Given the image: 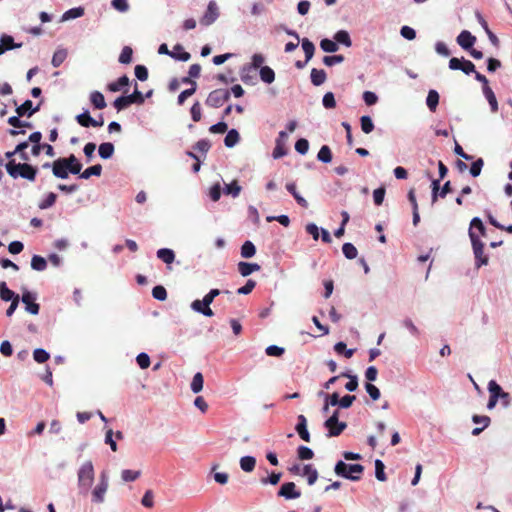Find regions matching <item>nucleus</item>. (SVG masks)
I'll use <instances>...</instances> for the list:
<instances>
[{
    "mask_svg": "<svg viewBox=\"0 0 512 512\" xmlns=\"http://www.w3.org/2000/svg\"><path fill=\"white\" fill-rule=\"evenodd\" d=\"M5 168L12 178L21 177L29 181H35L38 172L36 167L28 163H16L15 160L7 162Z\"/></svg>",
    "mask_w": 512,
    "mask_h": 512,
    "instance_id": "1",
    "label": "nucleus"
},
{
    "mask_svg": "<svg viewBox=\"0 0 512 512\" xmlns=\"http://www.w3.org/2000/svg\"><path fill=\"white\" fill-rule=\"evenodd\" d=\"M78 476V486L80 489V493L83 495H87L93 482H94V466L92 461L88 460L84 462L77 473Z\"/></svg>",
    "mask_w": 512,
    "mask_h": 512,
    "instance_id": "2",
    "label": "nucleus"
},
{
    "mask_svg": "<svg viewBox=\"0 0 512 512\" xmlns=\"http://www.w3.org/2000/svg\"><path fill=\"white\" fill-rule=\"evenodd\" d=\"M334 471L338 476L350 479L352 481H358L361 479L364 466L361 464H346L343 461H338L335 465Z\"/></svg>",
    "mask_w": 512,
    "mask_h": 512,
    "instance_id": "3",
    "label": "nucleus"
},
{
    "mask_svg": "<svg viewBox=\"0 0 512 512\" xmlns=\"http://www.w3.org/2000/svg\"><path fill=\"white\" fill-rule=\"evenodd\" d=\"M109 487V477L106 472H101L99 481L92 490V502L100 504L104 502L105 494Z\"/></svg>",
    "mask_w": 512,
    "mask_h": 512,
    "instance_id": "4",
    "label": "nucleus"
},
{
    "mask_svg": "<svg viewBox=\"0 0 512 512\" xmlns=\"http://www.w3.org/2000/svg\"><path fill=\"white\" fill-rule=\"evenodd\" d=\"M338 417L339 412L336 410L324 423V426L328 429L329 437L339 436L347 427L345 422H339Z\"/></svg>",
    "mask_w": 512,
    "mask_h": 512,
    "instance_id": "5",
    "label": "nucleus"
},
{
    "mask_svg": "<svg viewBox=\"0 0 512 512\" xmlns=\"http://www.w3.org/2000/svg\"><path fill=\"white\" fill-rule=\"evenodd\" d=\"M469 237L472 243L475 258L478 261L477 265H486L488 263V258L484 256V244L474 231L469 230Z\"/></svg>",
    "mask_w": 512,
    "mask_h": 512,
    "instance_id": "6",
    "label": "nucleus"
},
{
    "mask_svg": "<svg viewBox=\"0 0 512 512\" xmlns=\"http://www.w3.org/2000/svg\"><path fill=\"white\" fill-rule=\"evenodd\" d=\"M230 98V92L226 89H216L210 92L206 99V104L210 107H221Z\"/></svg>",
    "mask_w": 512,
    "mask_h": 512,
    "instance_id": "7",
    "label": "nucleus"
},
{
    "mask_svg": "<svg viewBox=\"0 0 512 512\" xmlns=\"http://www.w3.org/2000/svg\"><path fill=\"white\" fill-rule=\"evenodd\" d=\"M219 17V10L214 0H211L208 4L207 10L200 19V23L204 26H209L214 23Z\"/></svg>",
    "mask_w": 512,
    "mask_h": 512,
    "instance_id": "8",
    "label": "nucleus"
},
{
    "mask_svg": "<svg viewBox=\"0 0 512 512\" xmlns=\"http://www.w3.org/2000/svg\"><path fill=\"white\" fill-rule=\"evenodd\" d=\"M53 175L60 179H66L69 176L70 169L68 163H66L65 158H58L55 160L52 165Z\"/></svg>",
    "mask_w": 512,
    "mask_h": 512,
    "instance_id": "9",
    "label": "nucleus"
},
{
    "mask_svg": "<svg viewBox=\"0 0 512 512\" xmlns=\"http://www.w3.org/2000/svg\"><path fill=\"white\" fill-rule=\"evenodd\" d=\"M278 496L286 499H296L301 496V492L296 490L294 482H286L279 489Z\"/></svg>",
    "mask_w": 512,
    "mask_h": 512,
    "instance_id": "10",
    "label": "nucleus"
},
{
    "mask_svg": "<svg viewBox=\"0 0 512 512\" xmlns=\"http://www.w3.org/2000/svg\"><path fill=\"white\" fill-rule=\"evenodd\" d=\"M288 138V134L285 131H280L278 137L276 139V145L273 150V157L275 159L281 158L286 155V149L284 147V142Z\"/></svg>",
    "mask_w": 512,
    "mask_h": 512,
    "instance_id": "11",
    "label": "nucleus"
},
{
    "mask_svg": "<svg viewBox=\"0 0 512 512\" xmlns=\"http://www.w3.org/2000/svg\"><path fill=\"white\" fill-rule=\"evenodd\" d=\"M475 42L476 37L467 30H463L457 37V43L465 50L471 49Z\"/></svg>",
    "mask_w": 512,
    "mask_h": 512,
    "instance_id": "12",
    "label": "nucleus"
},
{
    "mask_svg": "<svg viewBox=\"0 0 512 512\" xmlns=\"http://www.w3.org/2000/svg\"><path fill=\"white\" fill-rule=\"evenodd\" d=\"M22 302L26 305V310L33 315L39 313V304L35 302L34 296L30 292H25L22 295Z\"/></svg>",
    "mask_w": 512,
    "mask_h": 512,
    "instance_id": "13",
    "label": "nucleus"
},
{
    "mask_svg": "<svg viewBox=\"0 0 512 512\" xmlns=\"http://www.w3.org/2000/svg\"><path fill=\"white\" fill-rule=\"evenodd\" d=\"M298 423L296 425V431L298 433V435L300 436V438L306 442H309L310 441V434L307 430V419L304 415H299L298 418Z\"/></svg>",
    "mask_w": 512,
    "mask_h": 512,
    "instance_id": "14",
    "label": "nucleus"
},
{
    "mask_svg": "<svg viewBox=\"0 0 512 512\" xmlns=\"http://www.w3.org/2000/svg\"><path fill=\"white\" fill-rule=\"evenodd\" d=\"M191 308L198 312L203 314L206 317H212L214 315L213 310L210 308V305L208 303L204 304V299L199 300L196 299L191 303Z\"/></svg>",
    "mask_w": 512,
    "mask_h": 512,
    "instance_id": "15",
    "label": "nucleus"
},
{
    "mask_svg": "<svg viewBox=\"0 0 512 512\" xmlns=\"http://www.w3.org/2000/svg\"><path fill=\"white\" fill-rule=\"evenodd\" d=\"M33 103L31 100H26L23 104L16 108V113L19 117H23L27 114L28 117H31L35 112L39 110V105L35 108H32Z\"/></svg>",
    "mask_w": 512,
    "mask_h": 512,
    "instance_id": "16",
    "label": "nucleus"
},
{
    "mask_svg": "<svg viewBox=\"0 0 512 512\" xmlns=\"http://www.w3.org/2000/svg\"><path fill=\"white\" fill-rule=\"evenodd\" d=\"M260 269H261V267L257 263H248V262H239L238 263V271L243 277H247L251 273H253L255 271H259Z\"/></svg>",
    "mask_w": 512,
    "mask_h": 512,
    "instance_id": "17",
    "label": "nucleus"
},
{
    "mask_svg": "<svg viewBox=\"0 0 512 512\" xmlns=\"http://www.w3.org/2000/svg\"><path fill=\"white\" fill-rule=\"evenodd\" d=\"M158 52L160 54H167V55L171 56L172 58L180 60V61H188L191 57L190 53H188L186 51H182L181 55H176L175 52L169 51L166 44H161L159 46Z\"/></svg>",
    "mask_w": 512,
    "mask_h": 512,
    "instance_id": "18",
    "label": "nucleus"
},
{
    "mask_svg": "<svg viewBox=\"0 0 512 512\" xmlns=\"http://www.w3.org/2000/svg\"><path fill=\"white\" fill-rule=\"evenodd\" d=\"M90 102L95 109H104L106 107V101L104 95L99 91H93L90 94Z\"/></svg>",
    "mask_w": 512,
    "mask_h": 512,
    "instance_id": "19",
    "label": "nucleus"
},
{
    "mask_svg": "<svg viewBox=\"0 0 512 512\" xmlns=\"http://www.w3.org/2000/svg\"><path fill=\"white\" fill-rule=\"evenodd\" d=\"M75 119H76L77 123L82 127H85V128L94 127L95 119L91 117L88 110L77 115L75 117Z\"/></svg>",
    "mask_w": 512,
    "mask_h": 512,
    "instance_id": "20",
    "label": "nucleus"
},
{
    "mask_svg": "<svg viewBox=\"0 0 512 512\" xmlns=\"http://www.w3.org/2000/svg\"><path fill=\"white\" fill-rule=\"evenodd\" d=\"M310 77L313 85L320 86L326 81L327 75L323 69L313 68Z\"/></svg>",
    "mask_w": 512,
    "mask_h": 512,
    "instance_id": "21",
    "label": "nucleus"
},
{
    "mask_svg": "<svg viewBox=\"0 0 512 512\" xmlns=\"http://www.w3.org/2000/svg\"><path fill=\"white\" fill-rule=\"evenodd\" d=\"M473 422L474 423H477V424H482L483 426L482 427H476L472 430V434L474 436L476 435H479L490 423V418L488 416H479V415H474L473 418H472Z\"/></svg>",
    "mask_w": 512,
    "mask_h": 512,
    "instance_id": "22",
    "label": "nucleus"
},
{
    "mask_svg": "<svg viewBox=\"0 0 512 512\" xmlns=\"http://www.w3.org/2000/svg\"><path fill=\"white\" fill-rule=\"evenodd\" d=\"M301 45L305 53V63H307L312 59L314 55L315 46L308 38H303L301 41Z\"/></svg>",
    "mask_w": 512,
    "mask_h": 512,
    "instance_id": "23",
    "label": "nucleus"
},
{
    "mask_svg": "<svg viewBox=\"0 0 512 512\" xmlns=\"http://www.w3.org/2000/svg\"><path fill=\"white\" fill-rule=\"evenodd\" d=\"M157 257L166 264H171L175 260V253L168 248H161L157 251Z\"/></svg>",
    "mask_w": 512,
    "mask_h": 512,
    "instance_id": "24",
    "label": "nucleus"
},
{
    "mask_svg": "<svg viewBox=\"0 0 512 512\" xmlns=\"http://www.w3.org/2000/svg\"><path fill=\"white\" fill-rule=\"evenodd\" d=\"M99 156L103 159H109L114 154V145L110 142H105L99 145Z\"/></svg>",
    "mask_w": 512,
    "mask_h": 512,
    "instance_id": "25",
    "label": "nucleus"
},
{
    "mask_svg": "<svg viewBox=\"0 0 512 512\" xmlns=\"http://www.w3.org/2000/svg\"><path fill=\"white\" fill-rule=\"evenodd\" d=\"M426 104L431 112H435L439 104V94L436 90H430L427 95Z\"/></svg>",
    "mask_w": 512,
    "mask_h": 512,
    "instance_id": "26",
    "label": "nucleus"
},
{
    "mask_svg": "<svg viewBox=\"0 0 512 512\" xmlns=\"http://www.w3.org/2000/svg\"><path fill=\"white\" fill-rule=\"evenodd\" d=\"M66 163H68L70 173L79 174L82 169V164L76 158L74 154H71L69 157L65 158Z\"/></svg>",
    "mask_w": 512,
    "mask_h": 512,
    "instance_id": "27",
    "label": "nucleus"
},
{
    "mask_svg": "<svg viewBox=\"0 0 512 512\" xmlns=\"http://www.w3.org/2000/svg\"><path fill=\"white\" fill-rule=\"evenodd\" d=\"M303 475L307 476V482L309 485H313L317 478H318V472L315 468L312 467V465L307 464L303 467Z\"/></svg>",
    "mask_w": 512,
    "mask_h": 512,
    "instance_id": "28",
    "label": "nucleus"
},
{
    "mask_svg": "<svg viewBox=\"0 0 512 512\" xmlns=\"http://www.w3.org/2000/svg\"><path fill=\"white\" fill-rule=\"evenodd\" d=\"M256 465V459L252 456H244L240 459V467L245 472H252Z\"/></svg>",
    "mask_w": 512,
    "mask_h": 512,
    "instance_id": "29",
    "label": "nucleus"
},
{
    "mask_svg": "<svg viewBox=\"0 0 512 512\" xmlns=\"http://www.w3.org/2000/svg\"><path fill=\"white\" fill-rule=\"evenodd\" d=\"M334 39H335L336 43L343 44L346 47H350L352 45L350 35L345 30H340V31L336 32L334 35Z\"/></svg>",
    "mask_w": 512,
    "mask_h": 512,
    "instance_id": "30",
    "label": "nucleus"
},
{
    "mask_svg": "<svg viewBox=\"0 0 512 512\" xmlns=\"http://www.w3.org/2000/svg\"><path fill=\"white\" fill-rule=\"evenodd\" d=\"M102 173V166L96 164L85 169L81 174L80 178L89 179L91 176H100Z\"/></svg>",
    "mask_w": 512,
    "mask_h": 512,
    "instance_id": "31",
    "label": "nucleus"
},
{
    "mask_svg": "<svg viewBox=\"0 0 512 512\" xmlns=\"http://www.w3.org/2000/svg\"><path fill=\"white\" fill-rule=\"evenodd\" d=\"M483 93L490 104L491 110L493 112L498 111V103L492 89L490 87H483Z\"/></svg>",
    "mask_w": 512,
    "mask_h": 512,
    "instance_id": "32",
    "label": "nucleus"
},
{
    "mask_svg": "<svg viewBox=\"0 0 512 512\" xmlns=\"http://www.w3.org/2000/svg\"><path fill=\"white\" fill-rule=\"evenodd\" d=\"M260 78L263 82L270 84L275 80V73L269 66H263L260 69Z\"/></svg>",
    "mask_w": 512,
    "mask_h": 512,
    "instance_id": "33",
    "label": "nucleus"
},
{
    "mask_svg": "<svg viewBox=\"0 0 512 512\" xmlns=\"http://www.w3.org/2000/svg\"><path fill=\"white\" fill-rule=\"evenodd\" d=\"M239 140H240V135H239L238 131L235 129H231L230 131H228V133L224 139V143H225V146L231 148L234 145H236Z\"/></svg>",
    "mask_w": 512,
    "mask_h": 512,
    "instance_id": "34",
    "label": "nucleus"
},
{
    "mask_svg": "<svg viewBox=\"0 0 512 512\" xmlns=\"http://www.w3.org/2000/svg\"><path fill=\"white\" fill-rule=\"evenodd\" d=\"M31 267L36 271H44L47 268V261L39 255H34L31 259Z\"/></svg>",
    "mask_w": 512,
    "mask_h": 512,
    "instance_id": "35",
    "label": "nucleus"
},
{
    "mask_svg": "<svg viewBox=\"0 0 512 512\" xmlns=\"http://www.w3.org/2000/svg\"><path fill=\"white\" fill-rule=\"evenodd\" d=\"M16 296L17 295L7 287L5 282H0V298L3 301H13Z\"/></svg>",
    "mask_w": 512,
    "mask_h": 512,
    "instance_id": "36",
    "label": "nucleus"
},
{
    "mask_svg": "<svg viewBox=\"0 0 512 512\" xmlns=\"http://www.w3.org/2000/svg\"><path fill=\"white\" fill-rule=\"evenodd\" d=\"M317 158L323 163H330L332 161V152L329 146L323 145L317 154Z\"/></svg>",
    "mask_w": 512,
    "mask_h": 512,
    "instance_id": "37",
    "label": "nucleus"
},
{
    "mask_svg": "<svg viewBox=\"0 0 512 512\" xmlns=\"http://www.w3.org/2000/svg\"><path fill=\"white\" fill-rule=\"evenodd\" d=\"M129 84V78L126 75H123L118 78L117 81L109 83L108 89L111 92H117L121 89L123 86H127Z\"/></svg>",
    "mask_w": 512,
    "mask_h": 512,
    "instance_id": "38",
    "label": "nucleus"
},
{
    "mask_svg": "<svg viewBox=\"0 0 512 512\" xmlns=\"http://www.w3.org/2000/svg\"><path fill=\"white\" fill-rule=\"evenodd\" d=\"M320 47L324 52L327 53H334L339 49L338 44L335 41L327 38L320 41Z\"/></svg>",
    "mask_w": 512,
    "mask_h": 512,
    "instance_id": "39",
    "label": "nucleus"
},
{
    "mask_svg": "<svg viewBox=\"0 0 512 512\" xmlns=\"http://www.w3.org/2000/svg\"><path fill=\"white\" fill-rule=\"evenodd\" d=\"M256 248L251 241H246L241 247V256L243 258H251L255 255Z\"/></svg>",
    "mask_w": 512,
    "mask_h": 512,
    "instance_id": "40",
    "label": "nucleus"
},
{
    "mask_svg": "<svg viewBox=\"0 0 512 512\" xmlns=\"http://www.w3.org/2000/svg\"><path fill=\"white\" fill-rule=\"evenodd\" d=\"M203 382V375L200 372L196 373L191 382V390L194 393H199L203 389Z\"/></svg>",
    "mask_w": 512,
    "mask_h": 512,
    "instance_id": "41",
    "label": "nucleus"
},
{
    "mask_svg": "<svg viewBox=\"0 0 512 512\" xmlns=\"http://www.w3.org/2000/svg\"><path fill=\"white\" fill-rule=\"evenodd\" d=\"M0 43L4 45L6 51L14 48H20L22 46L21 43L15 44L13 37L6 34L1 36Z\"/></svg>",
    "mask_w": 512,
    "mask_h": 512,
    "instance_id": "42",
    "label": "nucleus"
},
{
    "mask_svg": "<svg viewBox=\"0 0 512 512\" xmlns=\"http://www.w3.org/2000/svg\"><path fill=\"white\" fill-rule=\"evenodd\" d=\"M57 199V195L53 192L48 193L46 198L39 202L38 207L42 210L52 207Z\"/></svg>",
    "mask_w": 512,
    "mask_h": 512,
    "instance_id": "43",
    "label": "nucleus"
},
{
    "mask_svg": "<svg viewBox=\"0 0 512 512\" xmlns=\"http://www.w3.org/2000/svg\"><path fill=\"white\" fill-rule=\"evenodd\" d=\"M342 251L347 259H354L358 254L356 247L352 243L343 244Z\"/></svg>",
    "mask_w": 512,
    "mask_h": 512,
    "instance_id": "44",
    "label": "nucleus"
},
{
    "mask_svg": "<svg viewBox=\"0 0 512 512\" xmlns=\"http://www.w3.org/2000/svg\"><path fill=\"white\" fill-rule=\"evenodd\" d=\"M297 455L300 460H310L314 457V452L307 446H299Z\"/></svg>",
    "mask_w": 512,
    "mask_h": 512,
    "instance_id": "45",
    "label": "nucleus"
},
{
    "mask_svg": "<svg viewBox=\"0 0 512 512\" xmlns=\"http://www.w3.org/2000/svg\"><path fill=\"white\" fill-rule=\"evenodd\" d=\"M133 50L129 46H125L119 56V62L122 64H129L132 61Z\"/></svg>",
    "mask_w": 512,
    "mask_h": 512,
    "instance_id": "46",
    "label": "nucleus"
},
{
    "mask_svg": "<svg viewBox=\"0 0 512 512\" xmlns=\"http://www.w3.org/2000/svg\"><path fill=\"white\" fill-rule=\"evenodd\" d=\"M361 129L365 134H369L374 129V124L370 116H362L360 118Z\"/></svg>",
    "mask_w": 512,
    "mask_h": 512,
    "instance_id": "47",
    "label": "nucleus"
},
{
    "mask_svg": "<svg viewBox=\"0 0 512 512\" xmlns=\"http://www.w3.org/2000/svg\"><path fill=\"white\" fill-rule=\"evenodd\" d=\"M140 475H141L140 471H134V470H130V469H125L121 473V477H122L123 481H125V482L135 481L136 479H138L140 477Z\"/></svg>",
    "mask_w": 512,
    "mask_h": 512,
    "instance_id": "48",
    "label": "nucleus"
},
{
    "mask_svg": "<svg viewBox=\"0 0 512 512\" xmlns=\"http://www.w3.org/2000/svg\"><path fill=\"white\" fill-rule=\"evenodd\" d=\"M488 390H489L491 397L498 398V399H499L501 393L503 392L501 386L495 380H491L488 383Z\"/></svg>",
    "mask_w": 512,
    "mask_h": 512,
    "instance_id": "49",
    "label": "nucleus"
},
{
    "mask_svg": "<svg viewBox=\"0 0 512 512\" xmlns=\"http://www.w3.org/2000/svg\"><path fill=\"white\" fill-rule=\"evenodd\" d=\"M152 296L159 301L167 299V291L164 286L157 285L152 289Z\"/></svg>",
    "mask_w": 512,
    "mask_h": 512,
    "instance_id": "50",
    "label": "nucleus"
},
{
    "mask_svg": "<svg viewBox=\"0 0 512 512\" xmlns=\"http://www.w3.org/2000/svg\"><path fill=\"white\" fill-rule=\"evenodd\" d=\"M241 192V187L238 185L237 181H233L230 184H227L224 188V193L227 195H232L233 197H237Z\"/></svg>",
    "mask_w": 512,
    "mask_h": 512,
    "instance_id": "51",
    "label": "nucleus"
},
{
    "mask_svg": "<svg viewBox=\"0 0 512 512\" xmlns=\"http://www.w3.org/2000/svg\"><path fill=\"white\" fill-rule=\"evenodd\" d=\"M128 102L131 104H143L144 101H145V98L143 96V94L136 88L135 91L130 94V95H127L126 96Z\"/></svg>",
    "mask_w": 512,
    "mask_h": 512,
    "instance_id": "52",
    "label": "nucleus"
},
{
    "mask_svg": "<svg viewBox=\"0 0 512 512\" xmlns=\"http://www.w3.org/2000/svg\"><path fill=\"white\" fill-rule=\"evenodd\" d=\"M322 103L326 109H334L336 107L334 94L332 92L325 93L322 99Z\"/></svg>",
    "mask_w": 512,
    "mask_h": 512,
    "instance_id": "53",
    "label": "nucleus"
},
{
    "mask_svg": "<svg viewBox=\"0 0 512 512\" xmlns=\"http://www.w3.org/2000/svg\"><path fill=\"white\" fill-rule=\"evenodd\" d=\"M384 469H385L384 463L381 460H376L375 461V476L379 481H385L387 479Z\"/></svg>",
    "mask_w": 512,
    "mask_h": 512,
    "instance_id": "54",
    "label": "nucleus"
},
{
    "mask_svg": "<svg viewBox=\"0 0 512 512\" xmlns=\"http://www.w3.org/2000/svg\"><path fill=\"white\" fill-rule=\"evenodd\" d=\"M341 377H348L349 378V381L346 383L345 385V388L350 391V392H353L357 389L358 387V379H357V376L355 375H349L347 373H342L340 375Z\"/></svg>",
    "mask_w": 512,
    "mask_h": 512,
    "instance_id": "55",
    "label": "nucleus"
},
{
    "mask_svg": "<svg viewBox=\"0 0 512 512\" xmlns=\"http://www.w3.org/2000/svg\"><path fill=\"white\" fill-rule=\"evenodd\" d=\"M83 14L84 9L82 7L72 8L64 13L63 20L78 18L81 17Z\"/></svg>",
    "mask_w": 512,
    "mask_h": 512,
    "instance_id": "56",
    "label": "nucleus"
},
{
    "mask_svg": "<svg viewBox=\"0 0 512 512\" xmlns=\"http://www.w3.org/2000/svg\"><path fill=\"white\" fill-rule=\"evenodd\" d=\"M66 56H67V53L65 50L56 51L52 57V61H51L52 65L54 67H59L66 59Z\"/></svg>",
    "mask_w": 512,
    "mask_h": 512,
    "instance_id": "57",
    "label": "nucleus"
},
{
    "mask_svg": "<svg viewBox=\"0 0 512 512\" xmlns=\"http://www.w3.org/2000/svg\"><path fill=\"white\" fill-rule=\"evenodd\" d=\"M33 357L36 362L44 363L49 359L50 355L44 349L38 348V349L34 350Z\"/></svg>",
    "mask_w": 512,
    "mask_h": 512,
    "instance_id": "58",
    "label": "nucleus"
},
{
    "mask_svg": "<svg viewBox=\"0 0 512 512\" xmlns=\"http://www.w3.org/2000/svg\"><path fill=\"white\" fill-rule=\"evenodd\" d=\"M386 190L384 187H379L373 191V200L377 206H380L385 197Z\"/></svg>",
    "mask_w": 512,
    "mask_h": 512,
    "instance_id": "59",
    "label": "nucleus"
},
{
    "mask_svg": "<svg viewBox=\"0 0 512 512\" xmlns=\"http://www.w3.org/2000/svg\"><path fill=\"white\" fill-rule=\"evenodd\" d=\"M484 165V161L482 158H478L474 161L470 167V173L473 177H477L480 175L482 167Z\"/></svg>",
    "mask_w": 512,
    "mask_h": 512,
    "instance_id": "60",
    "label": "nucleus"
},
{
    "mask_svg": "<svg viewBox=\"0 0 512 512\" xmlns=\"http://www.w3.org/2000/svg\"><path fill=\"white\" fill-rule=\"evenodd\" d=\"M141 503L146 508H152L154 506V495L152 490H147L144 493Z\"/></svg>",
    "mask_w": 512,
    "mask_h": 512,
    "instance_id": "61",
    "label": "nucleus"
},
{
    "mask_svg": "<svg viewBox=\"0 0 512 512\" xmlns=\"http://www.w3.org/2000/svg\"><path fill=\"white\" fill-rule=\"evenodd\" d=\"M308 149H309V142L308 140L304 139V138H301L299 140L296 141L295 143V150L304 155L308 152Z\"/></svg>",
    "mask_w": 512,
    "mask_h": 512,
    "instance_id": "62",
    "label": "nucleus"
},
{
    "mask_svg": "<svg viewBox=\"0 0 512 512\" xmlns=\"http://www.w3.org/2000/svg\"><path fill=\"white\" fill-rule=\"evenodd\" d=\"M136 361L141 369H147L150 366V357L144 352L138 354Z\"/></svg>",
    "mask_w": 512,
    "mask_h": 512,
    "instance_id": "63",
    "label": "nucleus"
},
{
    "mask_svg": "<svg viewBox=\"0 0 512 512\" xmlns=\"http://www.w3.org/2000/svg\"><path fill=\"white\" fill-rule=\"evenodd\" d=\"M210 147V142L206 139H202L196 142L193 148L203 154H206L209 151Z\"/></svg>",
    "mask_w": 512,
    "mask_h": 512,
    "instance_id": "64",
    "label": "nucleus"
}]
</instances>
